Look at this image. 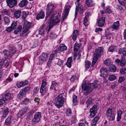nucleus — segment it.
<instances>
[{
	"instance_id": "nucleus-1",
	"label": "nucleus",
	"mask_w": 126,
	"mask_h": 126,
	"mask_svg": "<svg viewBox=\"0 0 126 126\" xmlns=\"http://www.w3.org/2000/svg\"><path fill=\"white\" fill-rule=\"evenodd\" d=\"M97 81L95 80L93 82L88 84L86 81H84L82 84V92L85 95H87L92 92L94 89L99 88L100 85L97 83Z\"/></svg>"
},
{
	"instance_id": "nucleus-2",
	"label": "nucleus",
	"mask_w": 126,
	"mask_h": 126,
	"mask_svg": "<svg viewBox=\"0 0 126 126\" xmlns=\"http://www.w3.org/2000/svg\"><path fill=\"white\" fill-rule=\"evenodd\" d=\"M103 48L101 47H98L95 50L92 63L93 65L96 63L97 59L100 57L103 54Z\"/></svg>"
},
{
	"instance_id": "nucleus-3",
	"label": "nucleus",
	"mask_w": 126,
	"mask_h": 126,
	"mask_svg": "<svg viewBox=\"0 0 126 126\" xmlns=\"http://www.w3.org/2000/svg\"><path fill=\"white\" fill-rule=\"evenodd\" d=\"M65 100L62 94H59L54 100V104L57 108L59 109L63 106Z\"/></svg>"
},
{
	"instance_id": "nucleus-4",
	"label": "nucleus",
	"mask_w": 126,
	"mask_h": 126,
	"mask_svg": "<svg viewBox=\"0 0 126 126\" xmlns=\"http://www.w3.org/2000/svg\"><path fill=\"white\" fill-rule=\"evenodd\" d=\"M57 13L56 12L54 13L51 16L50 19L49 21V28L48 29H49V30L53 25H56L60 22V16H54Z\"/></svg>"
},
{
	"instance_id": "nucleus-5",
	"label": "nucleus",
	"mask_w": 126,
	"mask_h": 126,
	"mask_svg": "<svg viewBox=\"0 0 126 126\" xmlns=\"http://www.w3.org/2000/svg\"><path fill=\"white\" fill-rule=\"evenodd\" d=\"M55 7L51 2L49 3L47 6L46 9L47 16L46 17H48L54 11Z\"/></svg>"
},
{
	"instance_id": "nucleus-6",
	"label": "nucleus",
	"mask_w": 126,
	"mask_h": 126,
	"mask_svg": "<svg viewBox=\"0 0 126 126\" xmlns=\"http://www.w3.org/2000/svg\"><path fill=\"white\" fill-rule=\"evenodd\" d=\"M10 99L11 94L9 93L2 95L0 99V105L1 106L4 103L8 102Z\"/></svg>"
},
{
	"instance_id": "nucleus-7",
	"label": "nucleus",
	"mask_w": 126,
	"mask_h": 126,
	"mask_svg": "<svg viewBox=\"0 0 126 126\" xmlns=\"http://www.w3.org/2000/svg\"><path fill=\"white\" fill-rule=\"evenodd\" d=\"M47 84V83L45 80H43L40 91V92L42 96H43L47 93V88L46 86Z\"/></svg>"
},
{
	"instance_id": "nucleus-8",
	"label": "nucleus",
	"mask_w": 126,
	"mask_h": 126,
	"mask_svg": "<svg viewBox=\"0 0 126 126\" xmlns=\"http://www.w3.org/2000/svg\"><path fill=\"white\" fill-rule=\"evenodd\" d=\"M106 116L110 121H113L114 120L115 115L112 112V109L109 107L106 113Z\"/></svg>"
},
{
	"instance_id": "nucleus-9",
	"label": "nucleus",
	"mask_w": 126,
	"mask_h": 126,
	"mask_svg": "<svg viewBox=\"0 0 126 126\" xmlns=\"http://www.w3.org/2000/svg\"><path fill=\"white\" fill-rule=\"evenodd\" d=\"M31 24L27 21H24L23 26L22 33H27V34L29 33V30L31 27Z\"/></svg>"
},
{
	"instance_id": "nucleus-10",
	"label": "nucleus",
	"mask_w": 126,
	"mask_h": 126,
	"mask_svg": "<svg viewBox=\"0 0 126 126\" xmlns=\"http://www.w3.org/2000/svg\"><path fill=\"white\" fill-rule=\"evenodd\" d=\"M41 116V114L40 112H38L35 113L32 120V124L34 125L39 123L40 121Z\"/></svg>"
},
{
	"instance_id": "nucleus-11",
	"label": "nucleus",
	"mask_w": 126,
	"mask_h": 126,
	"mask_svg": "<svg viewBox=\"0 0 126 126\" xmlns=\"http://www.w3.org/2000/svg\"><path fill=\"white\" fill-rule=\"evenodd\" d=\"M73 3V2L72 1L70 3V5H68L67 4H66L65 6V9L64 10V12L63 14V20L66 18V16L68 15L69 11V10L70 8L72 6V4Z\"/></svg>"
},
{
	"instance_id": "nucleus-12",
	"label": "nucleus",
	"mask_w": 126,
	"mask_h": 126,
	"mask_svg": "<svg viewBox=\"0 0 126 126\" xmlns=\"http://www.w3.org/2000/svg\"><path fill=\"white\" fill-rule=\"evenodd\" d=\"M29 110V108L27 107H24L22 108L19 110V111L17 114V116L18 117H20L23 116L24 114L28 111Z\"/></svg>"
},
{
	"instance_id": "nucleus-13",
	"label": "nucleus",
	"mask_w": 126,
	"mask_h": 126,
	"mask_svg": "<svg viewBox=\"0 0 126 126\" xmlns=\"http://www.w3.org/2000/svg\"><path fill=\"white\" fill-rule=\"evenodd\" d=\"M6 2L8 6L11 8L16 5L17 1L16 0H6Z\"/></svg>"
},
{
	"instance_id": "nucleus-14",
	"label": "nucleus",
	"mask_w": 126,
	"mask_h": 126,
	"mask_svg": "<svg viewBox=\"0 0 126 126\" xmlns=\"http://www.w3.org/2000/svg\"><path fill=\"white\" fill-rule=\"evenodd\" d=\"M97 109L96 106H94L90 109V116L92 118L94 117L97 113Z\"/></svg>"
},
{
	"instance_id": "nucleus-15",
	"label": "nucleus",
	"mask_w": 126,
	"mask_h": 126,
	"mask_svg": "<svg viewBox=\"0 0 126 126\" xmlns=\"http://www.w3.org/2000/svg\"><path fill=\"white\" fill-rule=\"evenodd\" d=\"M105 17H101L100 18L98 19L97 23L99 27L103 26L104 24L105 21Z\"/></svg>"
},
{
	"instance_id": "nucleus-16",
	"label": "nucleus",
	"mask_w": 126,
	"mask_h": 126,
	"mask_svg": "<svg viewBox=\"0 0 126 126\" xmlns=\"http://www.w3.org/2000/svg\"><path fill=\"white\" fill-rule=\"evenodd\" d=\"M47 55L45 53H42L41 55L40 56V61L42 63L45 62L47 60Z\"/></svg>"
},
{
	"instance_id": "nucleus-17",
	"label": "nucleus",
	"mask_w": 126,
	"mask_h": 126,
	"mask_svg": "<svg viewBox=\"0 0 126 126\" xmlns=\"http://www.w3.org/2000/svg\"><path fill=\"white\" fill-rule=\"evenodd\" d=\"M59 84V82H56L54 81H52V85L50 88V89L51 90H56L57 88H58Z\"/></svg>"
},
{
	"instance_id": "nucleus-18",
	"label": "nucleus",
	"mask_w": 126,
	"mask_h": 126,
	"mask_svg": "<svg viewBox=\"0 0 126 126\" xmlns=\"http://www.w3.org/2000/svg\"><path fill=\"white\" fill-rule=\"evenodd\" d=\"M45 16V13L43 11H41L37 15L36 19L37 20L43 18Z\"/></svg>"
},
{
	"instance_id": "nucleus-19",
	"label": "nucleus",
	"mask_w": 126,
	"mask_h": 126,
	"mask_svg": "<svg viewBox=\"0 0 126 126\" xmlns=\"http://www.w3.org/2000/svg\"><path fill=\"white\" fill-rule=\"evenodd\" d=\"M120 25L119 21H117L116 22H114L112 24L111 27L115 30H117L118 29Z\"/></svg>"
},
{
	"instance_id": "nucleus-20",
	"label": "nucleus",
	"mask_w": 126,
	"mask_h": 126,
	"mask_svg": "<svg viewBox=\"0 0 126 126\" xmlns=\"http://www.w3.org/2000/svg\"><path fill=\"white\" fill-rule=\"evenodd\" d=\"M123 111L119 110L117 111V116L116 117V121L119 122L120 121L121 118V115L123 113Z\"/></svg>"
},
{
	"instance_id": "nucleus-21",
	"label": "nucleus",
	"mask_w": 126,
	"mask_h": 126,
	"mask_svg": "<svg viewBox=\"0 0 126 126\" xmlns=\"http://www.w3.org/2000/svg\"><path fill=\"white\" fill-rule=\"evenodd\" d=\"M99 117L98 116H96L95 117L94 119L92 121L91 124V126H95L97 122L99 120Z\"/></svg>"
},
{
	"instance_id": "nucleus-22",
	"label": "nucleus",
	"mask_w": 126,
	"mask_h": 126,
	"mask_svg": "<svg viewBox=\"0 0 126 126\" xmlns=\"http://www.w3.org/2000/svg\"><path fill=\"white\" fill-rule=\"evenodd\" d=\"M85 7L84 5H81L79 7H78L77 10V11L80 14H82L83 12V11L84 10V8Z\"/></svg>"
},
{
	"instance_id": "nucleus-23",
	"label": "nucleus",
	"mask_w": 126,
	"mask_h": 126,
	"mask_svg": "<svg viewBox=\"0 0 126 126\" xmlns=\"http://www.w3.org/2000/svg\"><path fill=\"white\" fill-rule=\"evenodd\" d=\"M72 57H70L68 58L67 59V62L66 63V65L69 68H70L71 66V63L72 62Z\"/></svg>"
},
{
	"instance_id": "nucleus-24",
	"label": "nucleus",
	"mask_w": 126,
	"mask_h": 126,
	"mask_svg": "<svg viewBox=\"0 0 126 126\" xmlns=\"http://www.w3.org/2000/svg\"><path fill=\"white\" fill-rule=\"evenodd\" d=\"M108 51L111 52H113L114 51L117 52L116 46H110L109 47Z\"/></svg>"
},
{
	"instance_id": "nucleus-25",
	"label": "nucleus",
	"mask_w": 126,
	"mask_h": 126,
	"mask_svg": "<svg viewBox=\"0 0 126 126\" xmlns=\"http://www.w3.org/2000/svg\"><path fill=\"white\" fill-rule=\"evenodd\" d=\"M21 11L18 10L15 11L14 13V16L16 19H17L20 17L21 16Z\"/></svg>"
},
{
	"instance_id": "nucleus-26",
	"label": "nucleus",
	"mask_w": 126,
	"mask_h": 126,
	"mask_svg": "<svg viewBox=\"0 0 126 126\" xmlns=\"http://www.w3.org/2000/svg\"><path fill=\"white\" fill-rule=\"evenodd\" d=\"M26 95L21 90L17 95V98L18 99L20 100L23 98V97H25Z\"/></svg>"
},
{
	"instance_id": "nucleus-27",
	"label": "nucleus",
	"mask_w": 126,
	"mask_h": 126,
	"mask_svg": "<svg viewBox=\"0 0 126 126\" xmlns=\"http://www.w3.org/2000/svg\"><path fill=\"white\" fill-rule=\"evenodd\" d=\"M26 95L21 90L17 95V98L18 99L20 100L23 98V97H25Z\"/></svg>"
},
{
	"instance_id": "nucleus-28",
	"label": "nucleus",
	"mask_w": 126,
	"mask_h": 126,
	"mask_svg": "<svg viewBox=\"0 0 126 126\" xmlns=\"http://www.w3.org/2000/svg\"><path fill=\"white\" fill-rule=\"evenodd\" d=\"M12 122V117L9 116L5 121V124L8 126H10Z\"/></svg>"
},
{
	"instance_id": "nucleus-29",
	"label": "nucleus",
	"mask_w": 126,
	"mask_h": 126,
	"mask_svg": "<svg viewBox=\"0 0 126 126\" xmlns=\"http://www.w3.org/2000/svg\"><path fill=\"white\" fill-rule=\"evenodd\" d=\"M85 3L88 7H92L94 5V4L92 0H86Z\"/></svg>"
},
{
	"instance_id": "nucleus-30",
	"label": "nucleus",
	"mask_w": 126,
	"mask_h": 126,
	"mask_svg": "<svg viewBox=\"0 0 126 126\" xmlns=\"http://www.w3.org/2000/svg\"><path fill=\"white\" fill-rule=\"evenodd\" d=\"M28 2L27 0H23L19 3L18 6L20 7H22L26 5Z\"/></svg>"
},
{
	"instance_id": "nucleus-31",
	"label": "nucleus",
	"mask_w": 126,
	"mask_h": 126,
	"mask_svg": "<svg viewBox=\"0 0 126 126\" xmlns=\"http://www.w3.org/2000/svg\"><path fill=\"white\" fill-rule=\"evenodd\" d=\"M78 34V32L77 30H75L73 31L72 35V39L74 41L76 40Z\"/></svg>"
},
{
	"instance_id": "nucleus-32",
	"label": "nucleus",
	"mask_w": 126,
	"mask_h": 126,
	"mask_svg": "<svg viewBox=\"0 0 126 126\" xmlns=\"http://www.w3.org/2000/svg\"><path fill=\"white\" fill-rule=\"evenodd\" d=\"M9 112V109L7 107L5 108L3 110V113L2 115V117L4 118L6 117L7 115L8 114Z\"/></svg>"
},
{
	"instance_id": "nucleus-33",
	"label": "nucleus",
	"mask_w": 126,
	"mask_h": 126,
	"mask_svg": "<svg viewBox=\"0 0 126 126\" xmlns=\"http://www.w3.org/2000/svg\"><path fill=\"white\" fill-rule=\"evenodd\" d=\"M81 44L75 43L74 45V50L75 52L78 51L80 47L81 46Z\"/></svg>"
},
{
	"instance_id": "nucleus-34",
	"label": "nucleus",
	"mask_w": 126,
	"mask_h": 126,
	"mask_svg": "<svg viewBox=\"0 0 126 126\" xmlns=\"http://www.w3.org/2000/svg\"><path fill=\"white\" fill-rule=\"evenodd\" d=\"M80 0H77V1L75 2V4L76 5V6L75 10L74 19H75L77 16V9H78V7L79 6V1Z\"/></svg>"
},
{
	"instance_id": "nucleus-35",
	"label": "nucleus",
	"mask_w": 126,
	"mask_h": 126,
	"mask_svg": "<svg viewBox=\"0 0 126 126\" xmlns=\"http://www.w3.org/2000/svg\"><path fill=\"white\" fill-rule=\"evenodd\" d=\"M22 29V27L21 25L18 26L17 28L16 29L14 30L15 33L16 34H17L18 32H21V30Z\"/></svg>"
},
{
	"instance_id": "nucleus-36",
	"label": "nucleus",
	"mask_w": 126,
	"mask_h": 126,
	"mask_svg": "<svg viewBox=\"0 0 126 126\" xmlns=\"http://www.w3.org/2000/svg\"><path fill=\"white\" fill-rule=\"evenodd\" d=\"M67 49V47L64 44H61L60 46L59 50L61 51L65 50Z\"/></svg>"
},
{
	"instance_id": "nucleus-37",
	"label": "nucleus",
	"mask_w": 126,
	"mask_h": 126,
	"mask_svg": "<svg viewBox=\"0 0 126 126\" xmlns=\"http://www.w3.org/2000/svg\"><path fill=\"white\" fill-rule=\"evenodd\" d=\"M78 79L77 75L75 73L72 76L70 80L74 82L77 80Z\"/></svg>"
},
{
	"instance_id": "nucleus-38",
	"label": "nucleus",
	"mask_w": 126,
	"mask_h": 126,
	"mask_svg": "<svg viewBox=\"0 0 126 126\" xmlns=\"http://www.w3.org/2000/svg\"><path fill=\"white\" fill-rule=\"evenodd\" d=\"M111 63V60L107 58L104 62V63L106 65L109 66Z\"/></svg>"
},
{
	"instance_id": "nucleus-39",
	"label": "nucleus",
	"mask_w": 126,
	"mask_h": 126,
	"mask_svg": "<svg viewBox=\"0 0 126 126\" xmlns=\"http://www.w3.org/2000/svg\"><path fill=\"white\" fill-rule=\"evenodd\" d=\"M100 72L102 75H106L107 72V70L104 67H102L100 69Z\"/></svg>"
},
{
	"instance_id": "nucleus-40",
	"label": "nucleus",
	"mask_w": 126,
	"mask_h": 126,
	"mask_svg": "<svg viewBox=\"0 0 126 126\" xmlns=\"http://www.w3.org/2000/svg\"><path fill=\"white\" fill-rule=\"evenodd\" d=\"M29 101V99L27 98H26L24 99V100L21 103V104L26 105L28 104Z\"/></svg>"
},
{
	"instance_id": "nucleus-41",
	"label": "nucleus",
	"mask_w": 126,
	"mask_h": 126,
	"mask_svg": "<svg viewBox=\"0 0 126 126\" xmlns=\"http://www.w3.org/2000/svg\"><path fill=\"white\" fill-rule=\"evenodd\" d=\"M126 63V61L125 59L124 58H122L120 63V65L121 66H123L125 65Z\"/></svg>"
},
{
	"instance_id": "nucleus-42",
	"label": "nucleus",
	"mask_w": 126,
	"mask_h": 126,
	"mask_svg": "<svg viewBox=\"0 0 126 126\" xmlns=\"http://www.w3.org/2000/svg\"><path fill=\"white\" fill-rule=\"evenodd\" d=\"M72 113L71 110V109L68 108L66 109V114L67 116L68 117L71 116Z\"/></svg>"
},
{
	"instance_id": "nucleus-43",
	"label": "nucleus",
	"mask_w": 126,
	"mask_h": 126,
	"mask_svg": "<svg viewBox=\"0 0 126 126\" xmlns=\"http://www.w3.org/2000/svg\"><path fill=\"white\" fill-rule=\"evenodd\" d=\"M73 102L74 104L75 105H76L77 104V96L75 95H74L73 96Z\"/></svg>"
},
{
	"instance_id": "nucleus-44",
	"label": "nucleus",
	"mask_w": 126,
	"mask_h": 126,
	"mask_svg": "<svg viewBox=\"0 0 126 126\" xmlns=\"http://www.w3.org/2000/svg\"><path fill=\"white\" fill-rule=\"evenodd\" d=\"M30 86H27L25 87L24 89H22L21 90L24 92L26 94V92L30 91Z\"/></svg>"
},
{
	"instance_id": "nucleus-45",
	"label": "nucleus",
	"mask_w": 126,
	"mask_h": 126,
	"mask_svg": "<svg viewBox=\"0 0 126 126\" xmlns=\"http://www.w3.org/2000/svg\"><path fill=\"white\" fill-rule=\"evenodd\" d=\"M93 101V100L91 98H90L89 99L86 103L87 107H89L92 103Z\"/></svg>"
},
{
	"instance_id": "nucleus-46",
	"label": "nucleus",
	"mask_w": 126,
	"mask_h": 126,
	"mask_svg": "<svg viewBox=\"0 0 126 126\" xmlns=\"http://www.w3.org/2000/svg\"><path fill=\"white\" fill-rule=\"evenodd\" d=\"M91 63V62L90 61H87L85 62V66L86 70L88 69L90 66Z\"/></svg>"
},
{
	"instance_id": "nucleus-47",
	"label": "nucleus",
	"mask_w": 126,
	"mask_h": 126,
	"mask_svg": "<svg viewBox=\"0 0 126 126\" xmlns=\"http://www.w3.org/2000/svg\"><path fill=\"white\" fill-rule=\"evenodd\" d=\"M56 61L57 62V64L59 66H62L63 65V62L60 59L57 58Z\"/></svg>"
},
{
	"instance_id": "nucleus-48",
	"label": "nucleus",
	"mask_w": 126,
	"mask_h": 126,
	"mask_svg": "<svg viewBox=\"0 0 126 126\" xmlns=\"http://www.w3.org/2000/svg\"><path fill=\"white\" fill-rule=\"evenodd\" d=\"M119 3L122 5H126V0H118Z\"/></svg>"
},
{
	"instance_id": "nucleus-49",
	"label": "nucleus",
	"mask_w": 126,
	"mask_h": 126,
	"mask_svg": "<svg viewBox=\"0 0 126 126\" xmlns=\"http://www.w3.org/2000/svg\"><path fill=\"white\" fill-rule=\"evenodd\" d=\"M116 68L114 65H112L110 68V71L112 72H114L116 71Z\"/></svg>"
},
{
	"instance_id": "nucleus-50",
	"label": "nucleus",
	"mask_w": 126,
	"mask_h": 126,
	"mask_svg": "<svg viewBox=\"0 0 126 126\" xmlns=\"http://www.w3.org/2000/svg\"><path fill=\"white\" fill-rule=\"evenodd\" d=\"M116 78V77L114 75H111L110 76L109 79L111 81L114 80Z\"/></svg>"
},
{
	"instance_id": "nucleus-51",
	"label": "nucleus",
	"mask_w": 126,
	"mask_h": 126,
	"mask_svg": "<svg viewBox=\"0 0 126 126\" xmlns=\"http://www.w3.org/2000/svg\"><path fill=\"white\" fill-rule=\"evenodd\" d=\"M49 36L51 38L54 39L57 37V35L55 33L52 32L50 33Z\"/></svg>"
},
{
	"instance_id": "nucleus-52",
	"label": "nucleus",
	"mask_w": 126,
	"mask_h": 126,
	"mask_svg": "<svg viewBox=\"0 0 126 126\" xmlns=\"http://www.w3.org/2000/svg\"><path fill=\"white\" fill-rule=\"evenodd\" d=\"M2 13L4 14L7 15H9L10 14V12L7 10L4 9L2 11Z\"/></svg>"
},
{
	"instance_id": "nucleus-53",
	"label": "nucleus",
	"mask_w": 126,
	"mask_h": 126,
	"mask_svg": "<svg viewBox=\"0 0 126 126\" xmlns=\"http://www.w3.org/2000/svg\"><path fill=\"white\" fill-rule=\"evenodd\" d=\"M4 54L7 57H10V56L9 51L7 50H5L3 51Z\"/></svg>"
},
{
	"instance_id": "nucleus-54",
	"label": "nucleus",
	"mask_w": 126,
	"mask_h": 126,
	"mask_svg": "<svg viewBox=\"0 0 126 126\" xmlns=\"http://www.w3.org/2000/svg\"><path fill=\"white\" fill-rule=\"evenodd\" d=\"M55 53V52H53L50 55V57L48 60L52 61V60L53 59Z\"/></svg>"
},
{
	"instance_id": "nucleus-55",
	"label": "nucleus",
	"mask_w": 126,
	"mask_h": 126,
	"mask_svg": "<svg viewBox=\"0 0 126 126\" xmlns=\"http://www.w3.org/2000/svg\"><path fill=\"white\" fill-rule=\"evenodd\" d=\"M83 24L85 26H87L88 25L89 22L88 21V18H84L83 20Z\"/></svg>"
},
{
	"instance_id": "nucleus-56",
	"label": "nucleus",
	"mask_w": 126,
	"mask_h": 126,
	"mask_svg": "<svg viewBox=\"0 0 126 126\" xmlns=\"http://www.w3.org/2000/svg\"><path fill=\"white\" fill-rule=\"evenodd\" d=\"M4 19L6 24H8L10 23V21L9 18L8 17L5 16L4 17Z\"/></svg>"
},
{
	"instance_id": "nucleus-57",
	"label": "nucleus",
	"mask_w": 126,
	"mask_h": 126,
	"mask_svg": "<svg viewBox=\"0 0 126 126\" xmlns=\"http://www.w3.org/2000/svg\"><path fill=\"white\" fill-rule=\"evenodd\" d=\"M84 123H85L87 125H88V123L86 121H84L83 123L80 122L79 123V126H86Z\"/></svg>"
},
{
	"instance_id": "nucleus-58",
	"label": "nucleus",
	"mask_w": 126,
	"mask_h": 126,
	"mask_svg": "<svg viewBox=\"0 0 126 126\" xmlns=\"http://www.w3.org/2000/svg\"><path fill=\"white\" fill-rule=\"evenodd\" d=\"M120 72L122 74H126V68H122L120 71Z\"/></svg>"
},
{
	"instance_id": "nucleus-59",
	"label": "nucleus",
	"mask_w": 126,
	"mask_h": 126,
	"mask_svg": "<svg viewBox=\"0 0 126 126\" xmlns=\"http://www.w3.org/2000/svg\"><path fill=\"white\" fill-rule=\"evenodd\" d=\"M17 25V22L15 21H14L11 24V26L14 29L16 27Z\"/></svg>"
},
{
	"instance_id": "nucleus-60",
	"label": "nucleus",
	"mask_w": 126,
	"mask_h": 126,
	"mask_svg": "<svg viewBox=\"0 0 126 126\" xmlns=\"http://www.w3.org/2000/svg\"><path fill=\"white\" fill-rule=\"evenodd\" d=\"M76 120V116L75 115H73L72 118V119L71 120V122L73 123H74Z\"/></svg>"
},
{
	"instance_id": "nucleus-61",
	"label": "nucleus",
	"mask_w": 126,
	"mask_h": 126,
	"mask_svg": "<svg viewBox=\"0 0 126 126\" xmlns=\"http://www.w3.org/2000/svg\"><path fill=\"white\" fill-rule=\"evenodd\" d=\"M27 16V14L25 12L23 11L22 13V17L24 19H25Z\"/></svg>"
},
{
	"instance_id": "nucleus-62",
	"label": "nucleus",
	"mask_w": 126,
	"mask_h": 126,
	"mask_svg": "<svg viewBox=\"0 0 126 126\" xmlns=\"http://www.w3.org/2000/svg\"><path fill=\"white\" fill-rule=\"evenodd\" d=\"M14 29L11 26L10 27H8L7 28L6 30L7 32H10L12 31Z\"/></svg>"
},
{
	"instance_id": "nucleus-63",
	"label": "nucleus",
	"mask_w": 126,
	"mask_h": 126,
	"mask_svg": "<svg viewBox=\"0 0 126 126\" xmlns=\"http://www.w3.org/2000/svg\"><path fill=\"white\" fill-rule=\"evenodd\" d=\"M125 80V78L124 77H121L119 79L118 82H122Z\"/></svg>"
},
{
	"instance_id": "nucleus-64",
	"label": "nucleus",
	"mask_w": 126,
	"mask_h": 126,
	"mask_svg": "<svg viewBox=\"0 0 126 126\" xmlns=\"http://www.w3.org/2000/svg\"><path fill=\"white\" fill-rule=\"evenodd\" d=\"M39 91V88L38 87H35L33 90L34 93L36 94Z\"/></svg>"
}]
</instances>
